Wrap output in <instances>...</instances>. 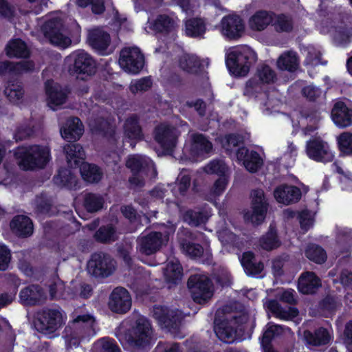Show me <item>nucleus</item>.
I'll list each match as a JSON object with an SVG mask.
<instances>
[{
	"label": "nucleus",
	"instance_id": "obj_53",
	"mask_svg": "<svg viewBox=\"0 0 352 352\" xmlns=\"http://www.w3.org/2000/svg\"><path fill=\"white\" fill-rule=\"evenodd\" d=\"M184 220L189 225L198 226L205 222L204 213L200 211L188 210L184 214Z\"/></svg>",
	"mask_w": 352,
	"mask_h": 352
},
{
	"label": "nucleus",
	"instance_id": "obj_64",
	"mask_svg": "<svg viewBox=\"0 0 352 352\" xmlns=\"http://www.w3.org/2000/svg\"><path fill=\"white\" fill-rule=\"evenodd\" d=\"M299 314V311L296 307H289L287 309L281 307V310L277 318L283 320H292Z\"/></svg>",
	"mask_w": 352,
	"mask_h": 352
},
{
	"label": "nucleus",
	"instance_id": "obj_10",
	"mask_svg": "<svg viewBox=\"0 0 352 352\" xmlns=\"http://www.w3.org/2000/svg\"><path fill=\"white\" fill-rule=\"evenodd\" d=\"M67 163L72 168H79V172L83 180L88 182V162H86V155L79 144H67L63 146Z\"/></svg>",
	"mask_w": 352,
	"mask_h": 352
},
{
	"label": "nucleus",
	"instance_id": "obj_13",
	"mask_svg": "<svg viewBox=\"0 0 352 352\" xmlns=\"http://www.w3.org/2000/svg\"><path fill=\"white\" fill-rule=\"evenodd\" d=\"M69 72L76 77V84L82 93L88 91L87 81L88 79V54L78 52L74 58V62L69 68Z\"/></svg>",
	"mask_w": 352,
	"mask_h": 352
},
{
	"label": "nucleus",
	"instance_id": "obj_34",
	"mask_svg": "<svg viewBox=\"0 0 352 352\" xmlns=\"http://www.w3.org/2000/svg\"><path fill=\"white\" fill-rule=\"evenodd\" d=\"M274 13L266 10L256 11L250 19V28L256 31L264 30L274 21Z\"/></svg>",
	"mask_w": 352,
	"mask_h": 352
},
{
	"label": "nucleus",
	"instance_id": "obj_49",
	"mask_svg": "<svg viewBox=\"0 0 352 352\" xmlns=\"http://www.w3.org/2000/svg\"><path fill=\"white\" fill-rule=\"evenodd\" d=\"M273 26L277 32H290L293 30V21L290 17L285 14H276L274 13Z\"/></svg>",
	"mask_w": 352,
	"mask_h": 352
},
{
	"label": "nucleus",
	"instance_id": "obj_11",
	"mask_svg": "<svg viewBox=\"0 0 352 352\" xmlns=\"http://www.w3.org/2000/svg\"><path fill=\"white\" fill-rule=\"evenodd\" d=\"M118 62L126 72L138 74L144 67V56L137 47H124L120 52Z\"/></svg>",
	"mask_w": 352,
	"mask_h": 352
},
{
	"label": "nucleus",
	"instance_id": "obj_15",
	"mask_svg": "<svg viewBox=\"0 0 352 352\" xmlns=\"http://www.w3.org/2000/svg\"><path fill=\"white\" fill-rule=\"evenodd\" d=\"M306 153L310 159L318 162H330L334 158L327 142L320 138H314L307 141Z\"/></svg>",
	"mask_w": 352,
	"mask_h": 352
},
{
	"label": "nucleus",
	"instance_id": "obj_55",
	"mask_svg": "<svg viewBox=\"0 0 352 352\" xmlns=\"http://www.w3.org/2000/svg\"><path fill=\"white\" fill-rule=\"evenodd\" d=\"M191 184V177L189 175L181 173L175 182L179 193L182 196H184L188 190Z\"/></svg>",
	"mask_w": 352,
	"mask_h": 352
},
{
	"label": "nucleus",
	"instance_id": "obj_5",
	"mask_svg": "<svg viewBox=\"0 0 352 352\" xmlns=\"http://www.w3.org/2000/svg\"><path fill=\"white\" fill-rule=\"evenodd\" d=\"M41 31L50 43L54 45L66 48L72 43L63 21L59 17H53L47 20L42 25Z\"/></svg>",
	"mask_w": 352,
	"mask_h": 352
},
{
	"label": "nucleus",
	"instance_id": "obj_36",
	"mask_svg": "<svg viewBox=\"0 0 352 352\" xmlns=\"http://www.w3.org/2000/svg\"><path fill=\"white\" fill-rule=\"evenodd\" d=\"M184 30L188 37L201 38L206 33V23L201 18H190L184 22Z\"/></svg>",
	"mask_w": 352,
	"mask_h": 352
},
{
	"label": "nucleus",
	"instance_id": "obj_62",
	"mask_svg": "<svg viewBox=\"0 0 352 352\" xmlns=\"http://www.w3.org/2000/svg\"><path fill=\"white\" fill-rule=\"evenodd\" d=\"M224 147L226 150L232 149V147L238 146L243 141L241 137L236 133H229L225 136Z\"/></svg>",
	"mask_w": 352,
	"mask_h": 352
},
{
	"label": "nucleus",
	"instance_id": "obj_29",
	"mask_svg": "<svg viewBox=\"0 0 352 352\" xmlns=\"http://www.w3.org/2000/svg\"><path fill=\"white\" fill-rule=\"evenodd\" d=\"M95 131L109 142L116 144L117 142L116 126L113 120L98 118L95 120Z\"/></svg>",
	"mask_w": 352,
	"mask_h": 352
},
{
	"label": "nucleus",
	"instance_id": "obj_26",
	"mask_svg": "<svg viewBox=\"0 0 352 352\" xmlns=\"http://www.w3.org/2000/svg\"><path fill=\"white\" fill-rule=\"evenodd\" d=\"M163 244V234L153 231L140 239V252L151 255L158 251Z\"/></svg>",
	"mask_w": 352,
	"mask_h": 352
},
{
	"label": "nucleus",
	"instance_id": "obj_24",
	"mask_svg": "<svg viewBox=\"0 0 352 352\" xmlns=\"http://www.w3.org/2000/svg\"><path fill=\"white\" fill-rule=\"evenodd\" d=\"M47 102L50 108L55 109L54 107L59 106L65 102L67 92L58 83L52 80H48L45 83Z\"/></svg>",
	"mask_w": 352,
	"mask_h": 352
},
{
	"label": "nucleus",
	"instance_id": "obj_58",
	"mask_svg": "<svg viewBox=\"0 0 352 352\" xmlns=\"http://www.w3.org/2000/svg\"><path fill=\"white\" fill-rule=\"evenodd\" d=\"M188 108H194L199 116L203 117L206 113V103L203 99L198 98L195 100H187L184 104Z\"/></svg>",
	"mask_w": 352,
	"mask_h": 352
},
{
	"label": "nucleus",
	"instance_id": "obj_46",
	"mask_svg": "<svg viewBox=\"0 0 352 352\" xmlns=\"http://www.w3.org/2000/svg\"><path fill=\"white\" fill-rule=\"evenodd\" d=\"M338 148L341 157H352V133L344 131L337 137Z\"/></svg>",
	"mask_w": 352,
	"mask_h": 352
},
{
	"label": "nucleus",
	"instance_id": "obj_27",
	"mask_svg": "<svg viewBox=\"0 0 352 352\" xmlns=\"http://www.w3.org/2000/svg\"><path fill=\"white\" fill-rule=\"evenodd\" d=\"M124 131L125 137L131 141L132 147H135L136 142L141 141L144 138L139 118L136 114H133L126 120Z\"/></svg>",
	"mask_w": 352,
	"mask_h": 352
},
{
	"label": "nucleus",
	"instance_id": "obj_60",
	"mask_svg": "<svg viewBox=\"0 0 352 352\" xmlns=\"http://www.w3.org/2000/svg\"><path fill=\"white\" fill-rule=\"evenodd\" d=\"M11 260L10 250L3 245H0V271H5L8 268Z\"/></svg>",
	"mask_w": 352,
	"mask_h": 352
},
{
	"label": "nucleus",
	"instance_id": "obj_37",
	"mask_svg": "<svg viewBox=\"0 0 352 352\" xmlns=\"http://www.w3.org/2000/svg\"><path fill=\"white\" fill-rule=\"evenodd\" d=\"M261 247L267 251H272L281 245L276 226L270 224L267 232L259 239Z\"/></svg>",
	"mask_w": 352,
	"mask_h": 352
},
{
	"label": "nucleus",
	"instance_id": "obj_38",
	"mask_svg": "<svg viewBox=\"0 0 352 352\" xmlns=\"http://www.w3.org/2000/svg\"><path fill=\"white\" fill-rule=\"evenodd\" d=\"M304 334L307 342L315 346L326 345L331 340L330 334L324 327L316 329L314 332L305 331Z\"/></svg>",
	"mask_w": 352,
	"mask_h": 352
},
{
	"label": "nucleus",
	"instance_id": "obj_42",
	"mask_svg": "<svg viewBox=\"0 0 352 352\" xmlns=\"http://www.w3.org/2000/svg\"><path fill=\"white\" fill-rule=\"evenodd\" d=\"M214 331L218 338L226 343L234 341L236 335V329L232 327L228 322L221 321L214 327Z\"/></svg>",
	"mask_w": 352,
	"mask_h": 352
},
{
	"label": "nucleus",
	"instance_id": "obj_31",
	"mask_svg": "<svg viewBox=\"0 0 352 352\" xmlns=\"http://www.w3.org/2000/svg\"><path fill=\"white\" fill-rule=\"evenodd\" d=\"M241 263L245 272L249 276H256L260 274L264 269L262 261H256L255 254L252 251H247L243 253Z\"/></svg>",
	"mask_w": 352,
	"mask_h": 352
},
{
	"label": "nucleus",
	"instance_id": "obj_25",
	"mask_svg": "<svg viewBox=\"0 0 352 352\" xmlns=\"http://www.w3.org/2000/svg\"><path fill=\"white\" fill-rule=\"evenodd\" d=\"M19 296L21 302L28 306L41 305L45 300V292L38 285H31L23 288Z\"/></svg>",
	"mask_w": 352,
	"mask_h": 352
},
{
	"label": "nucleus",
	"instance_id": "obj_43",
	"mask_svg": "<svg viewBox=\"0 0 352 352\" xmlns=\"http://www.w3.org/2000/svg\"><path fill=\"white\" fill-rule=\"evenodd\" d=\"M305 256L316 264H323L327 259L326 250L320 245L309 243L305 250Z\"/></svg>",
	"mask_w": 352,
	"mask_h": 352
},
{
	"label": "nucleus",
	"instance_id": "obj_40",
	"mask_svg": "<svg viewBox=\"0 0 352 352\" xmlns=\"http://www.w3.org/2000/svg\"><path fill=\"white\" fill-rule=\"evenodd\" d=\"M5 50L6 55L10 58H27L30 55V51L26 43L19 38L9 41Z\"/></svg>",
	"mask_w": 352,
	"mask_h": 352
},
{
	"label": "nucleus",
	"instance_id": "obj_17",
	"mask_svg": "<svg viewBox=\"0 0 352 352\" xmlns=\"http://www.w3.org/2000/svg\"><path fill=\"white\" fill-rule=\"evenodd\" d=\"M94 263L91 266L93 274L96 276L107 278L111 276L116 270L115 261L109 254L102 252H95L89 258V264Z\"/></svg>",
	"mask_w": 352,
	"mask_h": 352
},
{
	"label": "nucleus",
	"instance_id": "obj_28",
	"mask_svg": "<svg viewBox=\"0 0 352 352\" xmlns=\"http://www.w3.org/2000/svg\"><path fill=\"white\" fill-rule=\"evenodd\" d=\"M321 286L320 278L314 272L302 273L298 280V289L303 294H314Z\"/></svg>",
	"mask_w": 352,
	"mask_h": 352
},
{
	"label": "nucleus",
	"instance_id": "obj_48",
	"mask_svg": "<svg viewBox=\"0 0 352 352\" xmlns=\"http://www.w3.org/2000/svg\"><path fill=\"white\" fill-rule=\"evenodd\" d=\"M54 183L58 186H66L69 188H76L77 180L70 170L63 168L58 171V174L54 177Z\"/></svg>",
	"mask_w": 352,
	"mask_h": 352
},
{
	"label": "nucleus",
	"instance_id": "obj_23",
	"mask_svg": "<svg viewBox=\"0 0 352 352\" xmlns=\"http://www.w3.org/2000/svg\"><path fill=\"white\" fill-rule=\"evenodd\" d=\"M334 124L339 128H346L352 125V109L342 101L336 102L331 112Z\"/></svg>",
	"mask_w": 352,
	"mask_h": 352
},
{
	"label": "nucleus",
	"instance_id": "obj_33",
	"mask_svg": "<svg viewBox=\"0 0 352 352\" xmlns=\"http://www.w3.org/2000/svg\"><path fill=\"white\" fill-rule=\"evenodd\" d=\"M12 231L19 236L28 237L33 233V223L27 216L18 215L13 218L10 222Z\"/></svg>",
	"mask_w": 352,
	"mask_h": 352
},
{
	"label": "nucleus",
	"instance_id": "obj_47",
	"mask_svg": "<svg viewBox=\"0 0 352 352\" xmlns=\"http://www.w3.org/2000/svg\"><path fill=\"white\" fill-rule=\"evenodd\" d=\"M94 238L96 241L109 243L117 239L116 229L111 225L102 226L96 232Z\"/></svg>",
	"mask_w": 352,
	"mask_h": 352
},
{
	"label": "nucleus",
	"instance_id": "obj_57",
	"mask_svg": "<svg viewBox=\"0 0 352 352\" xmlns=\"http://www.w3.org/2000/svg\"><path fill=\"white\" fill-rule=\"evenodd\" d=\"M104 204V199L102 196L89 192V213L100 210Z\"/></svg>",
	"mask_w": 352,
	"mask_h": 352
},
{
	"label": "nucleus",
	"instance_id": "obj_45",
	"mask_svg": "<svg viewBox=\"0 0 352 352\" xmlns=\"http://www.w3.org/2000/svg\"><path fill=\"white\" fill-rule=\"evenodd\" d=\"M90 352H121V350L113 338L104 337L92 344Z\"/></svg>",
	"mask_w": 352,
	"mask_h": 352
},
{
	"label": "nucleus",
	"instance_id": "obj_18",
	"mask_svg": "<svg viewBox=\"0 0 352 352\" xmlns=\"http://www.w3.org/2000/svg\"><path fill=\"white\" fill-rule=\"evenodd\" d=\"M236 157L238 162L251 173H256L263 164V160L260 154L245 146L238 148Z\"/></svg>",
	"mask_w": 352,
	"mask_h": 352
},
{
	"label": "nucleus",
	"instance_id": "obj_14",
	"mask_svg": "<svg viewBox=\"0 0 352 352\" xmlns=\"http://www.w3.org/2000/svg\"><path fill=\"white\" fill-rule=\"evenodd\" d=\"M111 38L102 27L89 29V47L100 56H108L113 53L110 47Z\"/></svg>",
	"mask_w": 352,
	"mask_h": 352
},
{
	"label": "nucleus",
	"instance_id": "obj_22",
	"mask_svg": "<svg viewBox=\"0 0 352 352\" xmlns=\"http://www.w3.org/2000/svg\"><path fill=\"white\" fill-rule=\"evenodd\" d=\"M83 131V124L77 117L67 119L60 129L62 138L69 142H74L79 140Z\"/></svg>",
	"mask_w": 352,
	"mask_h": 352
},
{
	"label": "nucleus",
	"instance_id": "obj_63",
	"mask_svg": "<svg viewBox=\"0 0 352 352\" xmlns=\"http://www.w3.org/2000/svg\"><path fill=\"white\" fill-rule=\"evenodd\" d=\"M33 133L32 127L26 124L19 126L14 133L16 141H21L30 138Z\"/></svg>",
	"mask_w": 352,
	"mask_h": 352
},
{
	"label": "nucleus",
	"instance_id": "obj_41",
	"mask_svg": "<svg viewBox=\"0 0 352 352\" xmlns=\"http://www.w3.org/2000/svg\"><path fill=\"white\" fill-rule=\"evenodd\" d=\"M183 275V268L179 262H169L164 269V276L168 284L177 285Z\"/></svg>",
	"mask_w": 352,
	"mask_h": 352
},
{
	"label": "nucleus",
	"instance_id": "obj_19",
	"mask_svg": "<svg viewBox=\"0 0 352 352\" xmlns=\"http://www.w3.org/2000/svg\"><path fill=\"white\" fill-rule=\"evenodd\" d=\"M154 139L163 151L167 154L173 152L177 142L174 129L169 125H159L155 128Z\"/></svg>",
	"mask_w": 352,
	"mask_h": 352
},
{
	"label": "nucleus",
	"instance_id": "obj_54",
	"mask_svg": "<svg viewBox=\"0 0 352 352\" xmlns=\"http://www.w3.org/2000/svg\"><path fill=\"white\" fill-rule=\"evenodd\" d=\"M153 85V82L150 76L143 77L130 85V91L133 94L138 91H146Z\"/></svg>",
	"mask_w": 352,
	"mask_h": 352
},
{
	"label": "nucleus",
	"instance_id": "obj_52",
	"mask_svg": "<svg viewBox=\"0 0 352 352\" xmlns=\"http://www.w3.org/2000/svg\"><path fill=\"white\" fill-rule=\"evenodd\" d=\"M36 211L40 214H47L50 212L52 206V198L45 193H41L36 198Z\"/></svg>",
	"mask_w": 352,
	"mask_h": 352
},
{
	"label": "nucleus",
	"instance_id": "obj_61",
	"mask_svg": "<svg viewBox=\"0 0 352 352\" xmlns=\"http://www.w3.org/2000/svg\"><path fill=\"white\" fill-rule=\"evenodd\" d=\"M102 177V168L95 164L89 163V184H98Z\"/></svg>",
	"mask_w": 352,
	"mask_h": 352
},
{
	"label": "nucleus",
	"instance_id": "obj_1",
	"mask_svg": "<svg viewBox=\"0 0 352 352\" xmlns=\"http://www.w3.org/2000/svg\"><path fill=\"white\" fill-rule=\"evenodd\" d=\"M257 54L248 45L234 47L226 56V65L230 73L237 77L245 76L256 61Z\"/></svg>",
	"mask_w": 352,
	"mask_h": 352
},
{
	"label": "nucleus",
	"instance_id": "obj_12",
	"mask_svg": "<svg viewBox=\"0 0 352 352\" xmlns=\"http://www.w3.org/2000/svg\"><path fill=\"white\" fill-rule=\"evenodd\" d=\"M177 241L183 253L191 258H201L204 254L203 246L198 243L197 235L188 228H183L177 232Z\"/></svg>",
	"mask_w": 352,
	"mask_h": 352
},
{
	"label": "nucleus",
	"instance_id": "obj_6",
	"mask_svg": "<svg viewBox=\"0 0 352 352\" xmlns=\"http://www.w3.org/2000/svg\"><path fill=\"white\" fill-rule=\"evenodd\" d=\"M63 324L61 311L56 309H45L36 313L34 320L36 329L44 334L55 332Z\"/></svg>",
	"mask_w": 352,
	"mask_h": 352
},
{
	"label": "nucleus",
	"instance_id": "obj_56",
	"mask_svg": "<svg viewBox=\"0 0 352 352\" xmlns=\"http://www.w3.org/2000/svg\"><path fill=\"white\" fill-rule=\"evenodd\" d=\"M322 89L314 85H308L302 88V94L309 101L315 102L322 95Z\"/></svg>",
	"mask_w": 352,
	"mask_h": 352
},
{
	"label": "nucleus",
	"instance_id": "obj_16",
	"mask_svg": "<svg viewBox=\"0 0 352 352\" xmlns=\"http://www.w3.org/2000/svg\"><path fill=\"white\" fill-rule=\"evenodd\" d=\"M131 305V296L126 289L117 287L113 289L108 302V307L112 312L126 314L130 310Z\"/></svg>",
	"mask_w": 352,
	"mask_h": 352
},
{
	"label": "nucleus",
	"instance_id": "obj_30",
	"mask_svg": "<svg viewBox=\"0 0 352 352\" xmlns=\"http://www.w3.org/2000/svg\"><path fill=\"white\" fill-rule=\"evenodd\" d=\"M177 24L175 20L165 14L157 16L155 19L151 23L149 28L157 33L168 35L176 30Z\"/></svg>",
	"mask_w": 352,
	"mask_h": 352
},
{
	"label": "nucleus",
	"instance_id": "obj_35",
	"mask_svg": "<svg viewBox=\"0 0 352 352\" xmlns=\"http://www.w3.org/2000/svg\"><path fill=\"white\" fill-rule=\"evenodd\" d=\"M178 63L179 67L183 71L192 74H198L203 67L199 58L193 54L182 55L179 57Z\"/></svg>",
	"mask_w": 352,
	"mask_h": 352
},
{
	"label": "nucleus",
	"instance_id": "obj_50",
	"mask_svg": "<svg viewBox=\"0 0 352 352\" xmlns=\"http://www.w3.org/2000/svg\"><path fill=\"white\" fill-rule=\"evenodd\" d=\"M283 327L270 322L265 326V329L263 333L261 343H272V340L280 335L283 332Z\"/></svg>",
	"mask_w": 352,
	"mask_h": 352
},
{
	"label": "nucleus",
	"instance_id": "obj_59",
	"mask_svg": "<svg viewBox=\"0 0 352 352\" xmlns=\"http://www.w3.org/2000/svg\"><path fill=\"white\" fill-rule=\"evenodd\" d=\"M228 184V175L219 176V178L214 182L211 192L216 196H219L226 190Z\"/></svg>",
	"mask_w": 352,
	"mask_h": 352
},
{
	"label": "nucleus",
	"instance_id": "obj_9",
	"mask_svg": "<svg viewBox=\"0 0 352 352\" xmlns=\"http://www.w3.org/2000/svg\"><path fill=\"white\" fill-rule=\"evenodd\" d=\"M251 212L244 214L245 221L251 222L254 226L261 225L266 218L269 204L261 189H255L252 192Z\"/></svg>",
	"mask_w": 352,
	"mask_h": 352
},
{
	"label": "nucleus",
	"instance_id": "obj_51",
	"mask_svg": "<svg viewBox=\"0 0 352 352\" xmlns=\"http://www.w3.org/2000/svg\"><path fill=\"white\" fill-rule=\"evenodd\" d=\"M228 166L226 163L219 159H214L211 160L204 167V171L208 174H214L218 176H222L227 175Z\"/></svg>",
	"mask_w": 352,
	"mask_h": 352
},
{
	"label": "nucleus",
	"instance_id": "obj_3",
	"mask_svg": "<svg viewBox=\"0 0 352 352\" xmlns=\"http://www.w3.org/2000/svg\"><path fill=\"white\" fill-rule=\"evenodd\" d=\"M14 155L23 170L43 168L49 160L48 151L38 145L18 147Z\"/></svg>",
	"mask_w": 352,
	"mask_h": 352
},
{
	"label": "nucleus",
	"instance_id": "obj_7",
	"mask_svg": "<svg viewBox=\"0 0 352 352\" xmlns=\"http://www.w3.org/2000/svg\"><path fill=\"white\" fill-rule=\"evenodd\" d=\"M153 316L162 329L176 334L179 332L182 317L176 310L166 306L155 305L153 306Z\"/></svg>",
	"mask_w": 352,
	"mask_h": 352
},
{
	"label": "nucleus",
	"instance_id": "obj_2",
	"mask_svg": "<svg viewBox=\"0 0 352 352\" xmlns=\"http://www.w3.org/2000/svg\"><path fill=\"white\" fill-rule=\"evenodd\" d=\"M153 331L148 319L139 317L134 326L125 333V339L129 346L136 350L150 349L153 344Z\"/></svg>",
	"mask_w": 352,
	"mask_h": 352
},
{
	"label": "nucleus",
	"instance_id": "obj_8",
	"mask_svg": "<svg viewBox=\"0 0 352 352\" xmlns=\"http://www.w3.org/2000/svg\"><path fill=\"white\" fill-rule=\"evenodd\" d=\"M276 79L275 72L267 65H262L257 67L254 76L245 83L243 94L247 96H253L259 92L262 86L272 84Z\"/></svg>",
	"mask_w": 352,
	"mask_h": 352
},
{
	"label": "nucleus",
	"instance_id": "obj_21",
	"mask_svg": "<svg viewBox=\"0 0 352 352\" xmlns=\"http://www.w3.org/2000/svg\"><path fill=\"white\" fill-rule=\"evenodd\" d=\"M301 196V190L298 187L287 184L276 186L274 190V197L276 201L285 205L298 202Z\"/></svg>",
	"mask_w": 352,
	"mask_h": 352
},
{
	"label": "nucleus",
	"instance_id": "obj_4",
	"mask_svg": "<svg viewBox=\"0 0 352 352\" xmlns=\"http://www.w3.org/2000/svg\"><path fill=\"white\" fill-rule=\"evenodd\" d=\"M187 286L193 301L197 304H206L213 296L214 285L207 275H191L188 279Z\"/></svg>",
	"mask_w": 352,
	"mask_h": 352
},
{
	"label": "nucleus",
	"instance_id": "obj_20",
	"mask_svg": "<svg viewBox=\"0 0 352 352\" xmlns=\"http://www.w3.org/2000/svg\"><path fill=\"white\" fill-rule=\"evenodd\" d=\"M222 34L230 40L240 38L245 30L242 19L236 14H229L221 21Z\"/></svg>",
	"mask_w": 352,
	"mask_h": 352
},
{
	"label": "nucleus",
	"instance_id": "obj_44",
	"mask_svg": "<svg viewBox=\"0 0 352 352\" xmlns=\"http://www.w3.org/2000/svg\"><path fill=\"white\" fill-rule=\"evenodd\" d=\"M277 67L280 70L293 72L298 67V59L295 52H286L277 60Z\"/></svg>",
	"mask_w": 352,
	"mask_h": 352
},
{
	"label": "nucleus",
	"instance_id": "obj_39",
	"mask_svg": "<svg viewBox=\"0 0 352 352\" xmlns=\"http://www.w3.org/2000/svg\"><path fill=\"white\" fill-rule=\"evenodd\" d=\"M4 94L11 102H18L24 95L22 82L18 79L9 80L5 87Z\"/></svg>",
	"mask_w": 352,
	"mask_h": 352
},
{
	"label": "nucleus",
	"instance_id": "obj_32",
	"mask_svg": "<svg viewBox=\"0 0 352 352\" xmlns=\"http://www.w3.org/2000/svg\"><path fill=\"white\" fill-rule=\"evenodd\" d=\"M212 144L208 137L202 133H194L192 135L190 152L194 156L200 157L208 154L212 151Z\"/></svg>",
	"mask_w": 352,
	"mask_h": 352
}]
</instances>
